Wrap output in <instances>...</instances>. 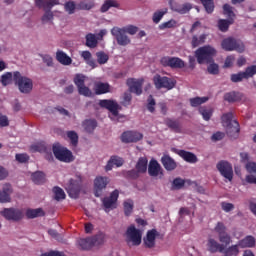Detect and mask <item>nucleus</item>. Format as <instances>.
Listing matches in <instances>:
<instances>
[{
	"instance_id": "obj_10",
	"label": "nucleus",
	"mask_w": 256,
	"mask_h": 256,
	"mask_svg": "<svg viewBox=\"0 0 256 256\" xmlns=\"http://www.w3.org/2000/svg\"><path fill=\"white\" fill-rule=\"evenodd\" d=\"M113 37H115L117 44L121 47H127V45H131V38L127 36V33L124 29L119 27H114L111 30Z\"/></svg>"
},
{
	"instance_id": "obj_13",
	"label": "nucleus",
	"mask_w": 256,
	"mask_h": 256,
	"mask_svg": "<svg viewBox=\"0 0 256 256\" xmlns=\"http://www.w3.org/2000/svg\"><path fill=\"white\" fill-rule=\"evenodd\" d=\"M1 216L5 217L7 221H21L23 219V211L16 208H4L1 211Z\"/></svg>"
},
{
	"instance_id": "obj_29",
	"label": "nucleus",
	"mask_w": 256,
	"mask_h": 256,
	"mask_svg": "<svg viewBox=\"0 0 256 256\" xmlns=\"http://www.w3.org/2000/svg\"><path fill=\"white\" fill-rule=\"evenodd\" d=\"M80 56L82 57V59H84L85 63L88 64L89 67H91L92 69L97 68V62L95 61V59H93V55L90 51H82L80 53Z\"/></svg>"
},
{
	"instance_id": "obj_18",
	"label": "nucleus",
	"mask_w": 256,
	"mask_h": 256,
	"mask_svg": "<svg viewBox=\"0 0 256 256\" xmlns=\"http://www.w3.org/2000/svg\"><path fill=\"white\" fill-rule=\"evenodd\" d=\"M99 106L102 107V109H107L108 111H110V113H112L114 117H117V115H119V104L114 100H100Z\"/></svg>"
},
{
	"instance_id": "obj_12",
	"label": "nucleus",
	"mask_w": 256,
	"mask_h": 256,
	"mask_svg": "<svg viewBox=\"0 0 256 256\" xmlns=\"http://www.w3.org/2000/svg\"><path fill=\"white\" fill-rule=\"evenodd\" d=\"M119 199V190H114L110 193V196H106L102 199L104 211L117 209V201Z\"/></svg>"
},
{
	"instance_id": "obj_15",
	"label": "nucleus",
	"mask_w": 256,
	"mask_h": 256,
	"mask_svg": "<svg viewBox=\"0 0 256 256\" xmlns=\"http://www.w3.org/2000/svg\"><path fill=\"white\" fill-rule=\"evenodd\" d=\"M109 185V177L98 176L94 180V195L95 197H101L103 195V189Z\"/></svg>"
},
{
	"instance_id": "obj_3",
	"label": "nucleus",
	"mask_w": 256,
	"mask_h": 256,
	"mask_svg": "<svg viewBox=\"0 0 256 256\" xmlns=\"http://www.w3.org/2000/svg\"><path fill=\"white\" fill-rule=\"evenodd\" d=\"M35 5L38 9H43L45 11L41 18L42 23H49V21H53L54 17L51 9H53L55 5H59V0H36Z\"/></svg>"
},
{
	"instance_id": "obj_7",
	"label": "nucleus",
	"mask_w": 256,
	"mask_h": 256,
	"mask_svg": "<svg viewBox=\"0 0 256 256\" xmlns=\"http://www.w3.org/2000/svg\"><path fill=\"white\" fill-rule=\"evenodd\" d=\"M153 83L156 89H167L168 91H171V89H174L175 85H177V81L173 80V78L161 76L159 74H156L153 77Z\"/></svg>"
},
{
	"instance_id": "obj_50",
	"label": "nucleus",
	"mask_w": 256,
	"mask_h": 256,
	"mask_svg": "<svg viewBox=\"0 0 256 256\" xmlns=\"http://www.w3.org/2000/svg\"><path fill=\"white\" fill-rule=\"evenodd\" d=\"M124 215H126V217H129V215H131L133 213V200H126L124 202Z\"/></svg>"
},
{
	"instance_id": "obj_38",
	"label": "nucleus",
	"mask_w": 256,
	"mask_h": 256,
	"mask_svg": "<svg viewBox=\"0 0 256 256\" xmlns=\"http://www.w3.org/2000/svg\"><path fill=\"white\" fill-rule=\"evenodd\" d=\"M206 39H207V34H201L199 37L197 35H194L191 41V45L193 49H195V47H199V45H203Z\"/></svg>"
},
{
	"instance_id": "obj_43",
	"label": "nucleus",
	"mask_w": 256,
	"mask_h": 256,
	"mask_svg": "<svg viewBox=\"0 0 256 256\" xmlns=\"http://www.w3.org/2000/svg\"><path fill=\"white\" fill-rule=\"evenodd\" d=\"M199 113L202 115L204 121H209L213 117V109L205 106L199 108Z\"/></svg>"
},
{
	"instance_id": "obj_54",
	"label": "nucleus",
	"mask_w": 256,
	"mask_h": 256,
	"mask_svg": "<svg viewBox=\"0 0 256 256\" xmlns=\"http://www.w3.org/2000/svg\"><path fill=\"white\" fill-rule=\"evenodd\" d=\"M74 84L76 85L77 89L85 86V77L83 76V74H76V76L74 77Z\"/></svg>"
},
{
	"instance_id": "obj_24",
	"label": "nucleus",
	"mask_w": 256,
	"mask_h": 256,
	"mask_svg": "<svg viewBox=\"0 0 256 256\" xmlns=\"http://www.w3.org/2000/svg\"><path fill=\"white\" fill-rule=\"evenodd\" d=\"M242 100H243V93L241 92L232 91L224 95V101H227L228 103H237Z\"/></svg>"
},
{
	"instance_id": "obj_61",
	"label": "nucleus",
	"mask_w": 256,
	"mask_h": 256,
	"mask_svg": "<svg viewBox=\"0 0 256 256\" xmlns=\"http://www.w3.org/2000/svg\"><path fill=\"white\" fill-rule=\"evenodd\" d=\"M79 95H83L84 97H91L93 95V92H91V89L87 86H82L78 88Z\"/></svg>"
},
{
	"instance_id": "obj_5",
	"label": "nucleus",
	"mask_w": 256,
	"mask_h": 256,
	"mask_svg": "<svg viewBox=\"0 0 256 256\" xmlns=\"http://www.w3.org/2000/svg\"><path fill=\"white\" fill-rule=\"evenodd\" d=\"M52 151L54 153V156L58 161H61L62 163H71L75 161V158L73 157V152H71L69 149L62 147L59 144H55L52 147Z\"/></svg>"
},
{
	"instance_id": "obj_42",
	"label": "nucleus",
	"mask_w": 256,
	"mask_h": 256,
	"mask_svg": "<svg viewBox=\"0 0 256 256\" xmlns=\"http://www.w3.org/2000/svg\"><path fill=\"white\" fill-rule=\"evenodd\" d=\"M233 25V20H225L220 19L218 20V29L219 31H222V33H226V31H229V26Z\"/></svg>"
},
{
	"instance_id": "obj_60",
	"label": "nucleus",
	"mask_w": 256,
	"mask_h": 256,
	"mask_svg": "<svg viewBox=\"0 0 256 256\" xmlns=\"http://www.w3.org/2000/svg\"><path fill=\"white\" fill-rule=\"evenodd\" d=\"M167 13V10L161 11L158 10L153 14L152 21L153 23H159L161 19H163V16Z\"/></svg>"
},
{
	"instance_id": "obj_21",
	"label": "nucleus",
	"mask_w": 256,
	"mask_h": 256,
	"mask_svg": "<svg viewBox=\"0 0 256 256\" xmlns=\"http://www.w3.org/2000/svg\"><path fill=\"white\" fill-rule=\"evenodd\" d=\"M161 163L166 171H175L177 169V162L167 154L162 156Z\"/></svg>"
},
{
	"instance_id": "obj_53",
	"label": "nucleus",
	"mask_w": 256,
	"mask_h": 256,
	"mask_svg": "<svg viewBox=\"0 0 256 256\" xmlns=\"http://www.w3.org/2000/svg\"><path fill=\"white\" fill-rule=\"evenodd\" d=\"M207 71L210 75H219V64L213 60V62L209 63Z\"/></svg>"
},
{
	"instance_id": "obj_28",
	"label": "nucleus",
	"mask_w": 256,
	"mask_h": 256,
	"mask_svg": "<svg viewBox=\"0 0 256 256\" xmlns=\"http://www.w3.org/2000/svg\"><path fill=\"white\" fill-rule=\"evenodd\" d=\"M255 244H256L255 237L251 235L246 236L244 239L238 241V245L239 247H241V249L253 248L255 247Z\"/></svg>"
},
{
	"instance_id": "obj_58",
	"label": "nucleus",
	"mask_w": 256,
	"mask_h": 256,
	"mask_svg": "<svg viewBox=\"0 0 256 256\" xmlns=\"http://www.w3.org/2000/svg\"><path fill=\"white\" fill-rule=\"evenodd\" d=\"M218 237L220 243H223L226 247L227 245H231V235H229V233L226 232L225 234H220Z\"/></svg>"
},
{
	"instance_id": "obj_46",
	"label": "nucleus",
	"mask_w": 256,
	"mask_h": 256,
	"mask_svg": "<svg viewBox=\"0 0 256 256\" xmlns=\"http://www.w3.org/2000/svg\"><path fill=\"white\" fill-rule=\"evenodd\" d=\"M206 13H213V11H215V3L213 2V0H200Z\"/></svg>"
},
{
	"instance_id": "obj_47",
	"label": "nucleus",
	"mask_w": 256,
	"mask_h": 256,
	"mask_svg": "<svg viewBox=\"0 0 256 256\" xmlns=\"http://www.w3.org/2000/svg\"><path fill=\"white\" fill-rule=\"evenodd\" d=\"M97 63L99 65H105L109 61V54L99 51L96 53Z\"/></svg>"
},
{
	"instance_id": "obj_2",
	"label": "nucleus",
	"mask_w": 256,
	"mask_h": 256,
	"mask_svg": "<svg viewBox=\"0 0 256 256\" xmlns=\"http://www.w3.org/2000/svg\"><path fill=\"white\" fill-rule=\"evenodd\" d=\"M215 55H217V49L211 45L202 46L195 51V57L199 65L213 63Z\"/></svg>"
},
{
	"instance_id": "obj_9",
	"label": "nucleus",
	"mask_w": 256,
	"mask_h": 256,
	"mask_svg": "<svg viewBox=\"0 0 256 256\" xmlns=\"http://www.w3.org/2000/svg\"><path fill=\"white\" fill-rule=\"evenodd\" d=\"M160 65L162 67H170V69H183L185 61L179 57L163 56L160 59Z\"/></svg>"
},
{
	"instance_id": "obj_64",
	"label": "nucleus",
	"mask_w": 256,
	"mask_h": 256,
	"mask_svg": "<svg viewBox=\"0 0 256 256\" xmlns=\"http://www.w3.org/2000/svg\"><path fill=\"white\" fill-rule=\"evenodd\" d=\"M110 160L112 161V163L116 166V167H123V163H125V161L123 160V158L119 157V156H111Z\"/></svg>"
},
{
	"instance_id": "obj_57",
	"label": "nucleus",
	"mask_w": 256,
	"mask_h": 256,
	"mask_svg": "<svg viewBox=\"0 0 256 256\" xmlns=\"http://www.w3.org/2000/svg\"><path fill=\"white\" fill-rule=\"evenodd\" d=\"M86 45L87 47H97V38H95L94 34L86 36Z\"/></svg>"
},
{
	"instance_id": "obj_4",
	"label": "nucleus",
	"mask_w": 256,
	"mask_h": 256,
	"mask_svg": "<svg viewBox=\"0 0 256 256\" xmlns=\"http://www.w3.org/2000/svg\"><path fill=\"white\" fill-rule=\"evenodd\" d=\"M13 81L19 88L20 93H31L33 91V80L21 75V72L16 71L13 73Z\"/></svg>"
},
{
	"instance_id": "obj_14",
	"label": "nucleus",
	"mask_w": 256,
	"mask_h": 256,
	"mask_svg": "<svg viewBox=\"0 0 256 256\" xmlns=\"http://www.w3.org/2000/svg\"><path fill=\"white\" fill-rule=\"evenodd\" d=\"M66 191L72 199H77L79 197V193H81V180L70 179L67 186Z\"/></svg>"
},
{
	"instance_id": "obj_48",
	"label": "nucleus",
	"mask_w": 256,
	"mask_h": 256,
	"mask_svg": "<svg viewBox=\"0 0 256 256\" xmlns=\"http://www.w3.org/2000/svg\"><path fill=\"white\" fill-rule=\"evenodd\" d=\"M77 9V4L75 1H68L64 4V10L68 15H73L75 13V10Z\"/></svg>"
},
{
	"instance_id": "obj_36",
	"label": "nucleus",
	"mask_w": 256,
	"mask_h": 256,
	"mask_svg": "<svg viewBox=\"0 0 256 256\" xmlns=\"http://www.w3.org/2000/svg\"><path fill=\"white\" fill-rule=\"evenodd\" d=\"M95 7V2L93 1H80L77 4V11H91Z\"/></svg>"
},
{
	"instance_id": "obj_35",
	"label": "nucleus",
	"mask_w": 256,
	"mask_h": 256,
	"mask_svg": "<svg viewBox=\"0 0 256 256\" xmlns=\"http://www.w3.org/2000/svg\"><path fill=\"white\" fill-rule=\"evenodd\" d=\"M31 153H47V145L45 142H37L30 146Z\"/></svg>"
},
{
	"instance_id": "obj_56",
	"label": "nucleus",
	"mask_w": 256,
	"mask_h": 256,
	"mask_svg": "<svg viewBox=\"0 0 256 256\" xmlns=\"http://www.w3.org/2000/svg\"><path fill=\"white\" fill-rule=\"evenodd\" d=\"M214 231H216L218 236L224 235L225 233H227V227L223 222H218L214 228Z\"/></svg>"
},
{
	"instance_id": "obj_49",
	"label": "nucleus",
	"mask_w": 256,
	"mask_h": 256,
	"mask_svg": "<svg viewBox=\"0 0 256 256\" xmlns=\"http://www.w3.org/2000/svg\"><path fill=\"white\" fill-rule=\"evenodd\" d=\"M207 101H209V97H195L190 99V104L192 107H199V105H203Z\"/></svg>"
},
{
	"instance_id": "obj_45",
	"label": "nucleus",
	"mask_w": 256,
	"mask_h": 256,
	"mask_svg": "<svg viewBox=\"0 0 256 256\" xmlns=\"http://www.w3.org/2000/svg\"><path fill=\"white\" fill-rule=\"evenodd\" d=\"M53 193H54V199L56 201H63V199H65V197H66L65 191H63V188H61L59 186H55L53 188Z\"/></svg>"
},
{
	"instance_id": "obj_37",
	"label": "nucleus",
	"mask_w": 256,
	"mask_h": 256,
	"mask_svg": "<svg viewBox=\"0 0 256 256\" xmlns=\"http://www.w3.org/2000/svg\"><path fill=\"white\" fill-rule=\"evenodd\" d=\"M32 181L35 183V185H43V183L46 181L45 173L41 171L34 172L32 174Z\"/></svg>"
},
{
	"instance_id": "obj_17",
	"label": "nucleus",
	"mask_w": 256,
	"mask_h": 256,
	"mask_svg": "<svg viewBox=\"0 0 256 256\" xmlns=\"http://www.w3.org/2000/svg\"><path fill=\"white\" fill-rule=\"evenodd\" d=\"M143 139V134L138 131H126L121 135L122 143H137Z\"/></svg>"
},
{
	"instance_id": "obj_32",
	"label": "nucleus",
	"mask_w": 256,
	"mask_h": 256,
	"mask_svg": "<svg viewBox=\"0 0 256 256\" xmlns=\"http://www.w3.org/2000/svg\"><path fill=\"white\" fill-rule=\"evenodd\" d=\"M78 245L82 251H89V249H93V241L91 237L81 238L78 240Z\"/></svg>"
},
{
	"instance_id": "obj_63",
	"label": "nucleus",
	"mask_w": 256,
	"mask_h": 256,
	"mask_svg": "<svg viewBox=\"0 0 256 256\" xmlns=\"http://www.w3.org/2000/svg\"><path fill=\"white\" fill-rule=\"evenodd\" d=\"M124 32L128 33V35H136V33L139 31V28L137 26L128 25L126 27L122 28Z\"/></svg>"
},
{
	"instance_id": "obj_40",
	"label": "nucleus",
	"mask_w": 256,
	"mask_h": 256,
	"mask_svg": "<svg viewBox=\"0 0 256 256\" xmlns=\"http://www.w3.org/2000/svg\"><path fill=\"white\" fill-rule=\"evenodd\" d=\"M147 163L149 161L146 157H140L136 163V169L141 173H147Z\"/></svg>"
},
{
	"instance_id": "obj_39",
	"label": "nucleus",
	"mask_w": 256,
	"mask_h": 256,
	"mask_svg": "<svg viewBox=\"0 0 256 256\" xmlns=\"http://www.w3.org/2000/svg\"><path fill=\"white\" fill-rule=\"evenodd\" d=\"M239 244H234L228 248H224L223 250V254L224 256H237L239 255Z\"/></svg>"
},
{
	"instance_id": "obj_59",
	"label": "nucleus",
	"mask_w": 256,
	"mask_h": 256,
	"mask_svg": "<svg viewBox=\"0 0 256 256\" xmlns=\"http://www.w3.org/2000/svg\"><path fill=\"white\" fill-rule=\"evenodd\" d=\"M132 99H133V96L131 95V93L125 92L123 95V100L121 102V105H123V107H129V105H131Z\"/></svg>"
},
{
	"instance_id": "obj_41",
	"label": "nucleus",
	"mask_w": 256,
	"mask_h": 256,
	"mask_svg": "<svg viewBox=\"0 0 256 256\" xmlns=\"http://www.w3.org/2000/svg\"><path fill=\"white\" fill-rule=\"evenodd\" d=\"M83 127L86 133H93L97 128V120H85L83 122Z\"/></svg>"
},
{
	"instance_id": "obj_25",
	"label": "nucleus",
	"mask_w": 256,
	"mask_h": 256,
	"mask_svg": "<svg viewBox=\"0 0 256 256\" xmlns=\"http://www.w3.org/2000/svg\"><path fill=\"white\" fill-rule=\"evenodd\" d=\"M161 172V164L157 160H151L148 166V173L150 177H158Z\"/></svg>"
},
{
	"instance_id": "obj_11",
	"label": "nucleus",
	"mask_w": 256,
	"mask_h": 256,
	"mask_svg": "<svg viewBox=\"0 0 256 256\" xmlns=\"http://www.w3.org/2000/svg\"><path fill=\"white\" fill-rule=\"evenodd\" d=\"M216 169L224 179L230 182L233 181V165H231V163L221 160L217 163Z\"/></svg>"
},
{
	"instance_id": "obj_55",
	"label": "nucleus",
	"mask_w": 256,
	"mask_h": 256,
	"mask_svg": "<svg viewBox=\"0 0 256 256\" xmlns=\"http://www.w3.org/2000/svg\"><path fill=\"white\" fill-rule=\"evenodd\" d=\"M242 73H243L245 79H250V77H253V75H256V65L247 67L246 70Z\"/></svg>"
},
{
	"instance_id": "obj_44",
	"label": "nucleus",
	"mask_w": 256,
	"mask_h": 256,
	"mask_svg": "<svg viewBox=\"0 0 256 256\" xmlns=\"http://www.w3.org/2000/svg\"><path fill=\"white\" fill-rule=\"evenodd\" d=\"M90 238L92 239L93 247H99V245H103L105 243V234L103 233L96 234L95 236Z\"/></svg>"
},
{
	"instance_id": "obj_19",
	"label": "nucleus",
	"mask_w": 256,
	"mask_h": 256,
	"mask_svg": "<svg viewBox=\"0 0 256 256\" xmlns=\"http://www.w3.org/2000/svg\"><path fill=\"white\" fill-rule=\"evenodd\" d=\"M157 236H159L157 229L149 230L146 234V237L143 238L144 247L146 249L155 248V239H157Z\"/></svg>"
},
{
	"instance_id": "obj_33",
	"label": "nucleus",
	"mask_w": 256,
	"mask_h": 256,
	"mask_svg": "<svg viewBox=\"0 0 256 256\" xmlns=\"http://www.w3.org/2000/svg\"><path fill=\"white\" fill-rule=\"evenodd\" d=\"M26 217L28 219H35L37 217H45V211L42 208L28 209L26 211Z\"/></svg>"
},
{
	"instance_id": "obj_52",
	"label": "nucleus",
	"mask_w": 256,
	"mask_h": 256,
	"mask_svg": "<svg viewBox=\"0 0 256 256\" xmlns=\"http://www.w3.org/2000/svg\"><path fill=\"white\" fill-rule=\"evenodd\" d=\"M11 81H13V73L6 72L1 76V83L4 87H7V85H11Z\"/></svg>"
},
{
	"instance_id": "obj_20",
	"label": "nucleus",
	"mask_w": 256,
	"mask_h": 256,
	"mask_svg": "<svg viewBox=\"0 0 256 256\" xmlns=\"http://www.w3.org/2000/svg\"><path fill=\"white\" fill-rule=\"evenodd\" d=\"M11 193H13V187L10 184H5L0 190V203H11Z\"/></svg>"
},
{
	"instance_id": "obj_31",
	"label": "nucleus",
	"mask_w": 256,
	"mask_h": 256,
	"mask_svg": "<svg viewBox=\"0 0 256 256\" xmlns=\"http://www.w3.org/2000/svg\"><path fill=\"white\" fill-rule=\"evenodd\" d=\"M165 125L169 127L174 133H181V124L179 121L173 120L171 118H166L164 121Z\"/></svg>"
},
{
	"instance_id": "obj_34",
	"label": "nucleus",
	"mask_w": 256,
	"mask_h": 256,
	"mask_svg": "<svg viewBox=\"0 0 256 256\" xmlns=\"http://www.w3.org/2000/svg\"><path fill=\"white\" fill-rule=\"evenodd\" d=\"M111 7L119 9V2H117V0H106L101 6L100 11L101 13H107V11H109Z\"/></svg>"
},
{
	"instance_id": "obj_30",
	"label": "nucleus",
	"mask_w": 256,
	"mask_h": 256,
	"mask_svg": "<svg viewBox=\"0 0 256 256\" xmlns=\"http://www.w3.org/2000/svg\"><path fill=\"white\" fill-rule=\"evenodd\" d=\"M110 88L109 83L96 82L94 84V92L96 95H105V93H109Z\"/></svg>"
},
{
	"instance_id": "obj_26",
	"label": "nucleus",
	"mask_w": 256,
	"mask_h": 256,
	"mask_svg": "<svg viewBox=\"0 0 256 256\" xmlns=\"http://www.w3.org/2000/svg\"><path fill=\"white\" fill-rule=\"evenodd\" d=\"M179 157H181L186 163H197L199 159L197 158V155H195L192 152L180 150L178 152Z\"/></svg>"
},
{
	"instance_id": "obj_1",
	"label": "nucleus",
	"mask_w": 256,
	"mask_h": 256,
	"mask_svg": "<svg viewBox=\"0 0 256 256\" xmlns=\"http://www.w3.org/2000/svg\"><path fill=\"white\" fill-rule=\"evenodd\" d=\"M221 119L222 123L227 127L226 133L228 137L231 139H237V137H239L241 127L237 120H233V112L223 114Z\"/></svg>"
},
{
	"instance_id": "obj_27",
	"label": "nucleus",
	"mask_w": 256,
	"mask_h": 256,
	"mask_svg": "<svg viewBox=\"0 0 256 256\" xmlns=\"http://www.w3.org/2000/svg\"><path fill=\"white\" fill-rule=\"evenodd\" d=\"M56 59L60 62L61 65H71L73 63V59L67 55V53L63 52L62 50H58L56 52Z\"/></svg>"
},
{
	"instance_id": "obj_22",
	"label": "nucleus",
	"mask_w": 256,
	"mask_h": 256,
	"mask_svg": "<svg viewBox=\"0 0 256 256\" xmlns=\"http://www.w3.org/2000/svg\"><path fill=\"white\" fill-rule=\"evenodd\" d=\"M207 247L210 253H217V251H219V253H223V251H225V245L220 244L219 242H217V240L213 238L208 239Z\"/></svg>"
},
{
	"instance_id": "obj_6",
	"label": "nucleus",
	"mask_w": 256,
	"mask_h": 256,
	"mask_svg": "<svg viewBox=\"0 0 256 256\" xmlns=\"http://www.w3.org/2000/svg\"><path fill=\"white\" fill-rule=\"evenodd\" d=\"M143 237V234L141 233V230L135 228L134 225H131L126 230V243L129 245V247H139L141 245V239Z\"/></svg>"
},
{
	"instance_id": "obj_8",
	"label": "nucleus",
	"mask_w": 256,
	"mask_h": 256,
	"mask_svg": "<svg viewBox=\"0 0 256 256\" xmlns=\"http://www.w3.org/2000/svg\"><path fill=\"white\" fill-rule=\"evenodd\" d=\"M221 47L224 51H237L238 53L245 51V44L231 37L225 38L221 43Z\"/></svg>"
},
{
	"instance_id": "obj_62",
	"label": "nucleus",
	"mask_w": 256,
	"mask_h": 256,
	"mask_svg": "<svg viewBox=\"0 0 256 256\" xmlns=\"http://www.w3.org/2000/svg\"><path fill=\"white\" fill-rule=\"evenodd\" d=\"M148 104H147V109L150 113H155V105H156V102L153 98V95H150L148 97Z\"/></svg>"
},
{
	"instance_id": "obj_16",
	"label": "nucleus",
	"mask_w": 256,
	"mask_h": 256,
	"mask_svg": "<svg viewBox=\"0 0 256 256\" xmlns=\"http://www.w3.org/2000/svg\"><path fill=\"white\" fill-rule=\"evenodd\" d=\"M143 83L144 80L135 79V78H128L126 81L127 86L129 87L130 93H135V95H141L143 93Z\"/></svg>"
},
{
	"instance_id": "obj_51",
	"label": "nucleus",
	"mask_w": 256,
	"mask_h": 256,
	"mask_svg": "<svg viewBox=\"0 0 256 256\" xmlns=\"http://www.w3.org/2000/svg\"><path fill=\"white\" fill-rule=\"evenodd\" d=\"M67 137H68V139H70L71 145H73V147H77V145L79 143V135L77 134V132L68 131Z\"/></svg>"
},
{
	"instance_id": "obj_23",
	"label": "nucleus",
	"mask_w": 256,
	"mask_h": 256,
	"mask_svg": "<svg viewBox=\"0 0 256 256\" xmlns=\"http://www.w3.org/2000/svg\"><path fill=\"white\" fill-rule=\"evenodd\" d=\"M192 9L193 6L190 3H185L183 5L175 3L172 5V11H175V13H179L180 15H185L186 13H189Z\"/></svg>"
}]
</instances>
